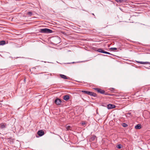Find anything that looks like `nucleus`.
<instances>
[{
	"label": "nucleus",
	"instance_id": "2",
	"mask_svg": "<svg viewBox=\"0 0 150 150\" xmlns=\"http://www.w3.org/2000/svg\"><path fill=\"white\" fill-rule=\"evenodd\" d=\"M81 92L83 93L88 94L91 96H96V94L95 93L91 92L84 90L82 91Z\"/></svg>",
	"mask_w": 150,
	"mask_h": 150
},
{
	"label": "nucleus",
	"instance_id": "19",
	"mask_svg": "<svg viewBox=\"0 0 150 150\" xmlns=\"http://www.w3.org/2000/svg\"><path fill=\"white\" fill-rule=\"evenodd\" d=\"M117 2H121L122 1L121 0H115Z\"/></svg>",
	"mask_w": 150,
	"mask_h": 150
},
{
	"label": "nucleus",
	"instance_id": "5",
	"mask_svg": "<svg viewBox=\"0 0 150 150\" xmlns=\"http://www.w3.org/2000/svg\"><path fill=\"white\" fill-rule=\"evenodd\" d=\"M98 52H102V53H105V54H110L109 52L105 51L101 49H99L98 50Z\"/></svg>",
	"mask_w": 150,
	"mask_h": 150
},
{
	"label": "nucleus",
	"instance_id": "1",
	"mask_svg": "<svg viewBox=\"0 0 150 150\" xmlns=\"http://www.w3.org/2000/svg\"><path fill=\"white\" fill-rule=\"evenodd\" d=\"M39 32L42 33H52V31L49 29L45 28L40 29Z\"/></svg>",
	"mask_w": 150,
	"mask_h": 150
},
{
	"label": "nucleus",
	"instance_id": "7",
	"mask_svg": "<svg viewBox=\"0 0 150 150\" xmlns=\"http://www.w3.org/2000/svg\"><path fill=\"white\" fill-rule=\"evenodd\" d=\"M44 132L42 130H40L38 132V134L40 136H41L44 134Z\"/></svg>",
	"mask_w": 150,
	"mask_h": 150
},
{
	"label": "nucleus",
	"instance_id": "12",
	"mask_svg": "<svg viewBox=\"0 0 150 150\" xmlns=\"http://www.w3.org/2000/svg\"><path fill=\"white\" fill-rule=\"evenodd\" d=\"M5 44V42L4 41H2L0 42V45H3Z\"/></svg>",
	"mask_w": 150,
	"mask_h": 150
},
{
	"label": "nucleus",
	"instance_id": "6",
	"mask_svg": "<svg viewBox=\"0 0 150 150\" xmlns=\"http://www.w3.org/2000/svg\"><path fill=\"white\" fill-rule=\"evenodd\" d=\"M55 102L57 105H59L61 103V100L59 98H57L55 100Z\"/></svg>",
	"mask_w": 150,
	"mask_h": 150
},
{
	"label": "nucleus",
	"instance_id": "15",
	"mask_svg": "<svg viewBox=\"0 0 150 150\" xmlns=\"http://www.w3.org/2000/svg\"><path fill=\"white\" fill-rule=\"evenodd\" d=\"M70 127H71L70 126L68 125V126H67L66 127V129L67 130H71L70 129Z\"/></svg>",
	"mask_w": 150,
	"mask_h": 150
},
{
	"label": "nucleus",
	"instance_id": "17",
	"mask_svg": "<svg viewBox=\"0 0 150 150\" xmlns=\"http://www.w3.org/2000/svg\"><path fill=\"white\" fill-rule=\"evenodd\" d=\"M117 147L118 149H120L121 147V145L120 144L118 145L117 146Z\"/></svg>",
	"mask_w": 150,
	"mask_h": 150
},
{
	"label": "nucleus",
	"instance_id": "3",
	"mask_svg": "<svg viewBox=\"0 0 150 150\" xmlns=\"http://www.w3.org/2000/svg\"><path fill=\"white\" fill-rule=\"evenodd\" d=\"M93 89L95 90L96 91H97L98 92L102 94H103L105 92L104 91L99 88H93Z\"/></svg>",
	"mask_w": 150,
	"mask_h": 150
},
{
	"label": "nucleus",
	"instance_id": "14",
	"mask_svg": "<svg viewBox=\"0 0 150 150\" xmlns=\"http://www.w3.org/2000/svg\"><path fill=\"white\" fill-rule=\"evenodd\" d=\"M27 14L30 16L32 15V13L31 12H29Z\"/></svg>",
	"mask_w": 150,
	"mask_h": 150
},
{
	"label": "nucleus",
	"instance_id": "18",
	"mask_svg": "<svg viewBox=\"0 0 150 150\" xmlns=\"http://www.w3.org/2000/svg\"><path fill=\"white\" fill-rule=\"evenodd\" d=\"M122 126L124 127H126L127 126V125L125 123H123L122 124Z\"/></svg>",
	"mask_w": 150,
	"mask_h": 150
},
{
	"label": "nucleus",
	"instance_id": "8",
	"mask_svg": "<svg viewBox=\"0 0 150 150\" xmlns=\"http://www.w3.org/2000/svg\"><path fill=\"white\" fill-rule=\"evenodd\" d=\"M141 128L140 124H138L135 126V128L136 129H139Z\"/></svg>",
	"mask_w": 150,
	"mask_h": 150
},
{
	"label": "nucleus",
	"instance_id": "11",
	"mask_svg": "<svg viewBox=\"0 0 150 150\" xmlns=\"http://www.w3.org/2000/svg\"><path fill=\"white\" fill-rule=\"evenodd\" d=\"M60 76L62 78L64 79H68L67 77L65 75L61 74V75H60Z\"/></svg>",
	"mask_w": 150,
	"mask_h": 150
},
{
	"label": "nucleus",
	"instance_id": "9",
	"mask_svg": "<svg viewBox=\"0 0 150 150\" xmlns=\"http://www.w3.org/2000/svg\"><path fill=\"white\" fill-rule=\"evenodd\" d=\"M69 97L68 95H65L64 96L63 99L65 100H67L69 99Z\"/></svg>",
	"mask_w": 150,
	"mask_h": 150
},
{
	"label": "nucleus",
	"instance_id": "16",
	"mask_svg": "<svg viewBox=\"0 0 150 150\" xmlns=\"http://www.w3.org/2000/svg\"><path fill=\"white\" fill-rule=\"evenodd\" d=\"M110 49L112 51H115L116 50H117V48L115 47H112L110 48Z\"/></svg>",
	"mask_w": 150,
	"mask_h": 150
},
{
	"label": "nucleus",
	"instance_id": "13",
	"mask_svg": "<svg viewBox=\"0 0 150 150\" xmlns=\"http://www.w3.org/2000/svg\"><path fill=\"white\" fill-rule=\"evenodd\" d=\"M0 126L1 128H4L5 127V125L3 124H0Z\"/></svg>",
	"mask_w": 150,
	"mask_h": 150
},
{
	"label": "nucleus",
	"instance_id": "20",
	"mask_svg": "<svg viewBox=\"0 0 150 150\" xmlns=\"http://www.w3.org/2000/svg\"><path fill=\"white\" fill-rule=\"evenodd\" d=\"M86 123L85 122H83L82 123V125H83L85 124Z\"/></svg>",
	"mask_w": 150,
	"mask_h": 150
},
{
	"label": "nucleus",
	"instance_id": "10",
	"mask_svg": "<svg viewBox=\"0 0 150 150\" xmlns=\"http://www.w3.org/2000/svg\"><path fill=\"white\" fill-rule=\"evenodd\" d=\"M138 62L139 63H140L141 64H150V62Z\"/></svg>",
	"mask_w": 150,
	"mask_h": 150
},
{
	"label": "nucleus",
	"instance_id": "4",
	"mask_svg": "<svg viewBox=\"0 0 150 150\" xmlns=\"http://www.w3.org/2000/svg\"><path fill=\"white\" fill-rule=\"evenodd\" d=\"M115 106L113 104H109L108 105V109H110L112 108H114L115 107Z\"/></svg>",
	"mask_w": 150,
	"mask_h": 150
}]
</instances>
